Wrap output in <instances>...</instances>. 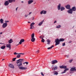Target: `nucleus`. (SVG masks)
<instances>
[{"mask_svg":"<svg viewBox=\"0 0 76 76\" xmlns=\"http://www.w3.org/2000/svg\"><path fill=\"white\" fill-rule=\"evenodd\" d=\"M70 71H71V72H76V67L75 66H74L73 67L71 68V69H70Z\"/></svg>","mask_w":76,"mask_h":76,"instance_id":"nucleus-2","label":"nucleus"},{"mask_svg":"<svg viewBox=\"0 0 76 76\" xmlns=\"http://www.w3.org/2000/svg\"><path fill=\"white\" fill-rule=\"evenodd\" d=\"M61 7V4H59V5L58 6V10H60V8Z\"/></svg>","mask_w":76,"mask_h":76,"instance_id":"nucleus-20","label":"nucleus"},{"mask_svg":"<svg viewBox=\"0 0 76 76\" xmlns=\"http://www.w3.org/2000/svg\"><path fill=\"white\" fill-rule=\"evenodd\" d=\"M39 32H41V31H39Z\"/></svg>","mask_w":76,"mask_h":76,"instance_id":"nucleus-61","label":"nucleus"},{"mask_svg":"<svg viewBox=\"0 0 76 76\" xmlns=\"http://www.w3.org/2000/svg\"><path fill=\"white\" fill-rule=\"evenodd\" d=\"M72 41H70L69 42V43H72Z\"/></svg>","mask_w":76,"mask_h":76,"instance_id":"nucleus-47","label":"nucleus"},{"mask_svg":"<svg viewBox=\"0 0 76 76\" xmlns=\"http://www.w3.org/2000/svg\"><path fill=\"white\" fill-rule=\"evenodd\" d=\"M66 44H65V42H64L62 44V46H65Z\"/></svg>","mask_w":76,"mask_h":76,"instance_id":"nucleus-41","label":"nucleus"},{"mask_svg":"<svg viewBox=\"0 0 76 76\" xmlns=\"http://www.w3.org/2000/svg\"><path fill=\"white\" fill-rule=\"evenodd\" d=\"M41 75H42V76H44V75L43 74V72H41Z\"/></svg>","mask_w":76,"mask_h":76,"instance_id":"nucleus-44","label":"nucleus"},{"mask_svg":"<svg viewBox=\"0 0 76 76\" xmlns=\"http://www.w3.org/2000/svg\"><path fill=\"white\" fill-rule=\"evenodd\" d=\"M41 41L42 42H44V41H45V40L44 39L42 38Z\"/></svg>","mask_w":76,"mask_h":76,"instance_id":"nucleus-37","label":"nucleus"},{"mask_svg":"<svg viewBox=\"0 0 76 76\" xmlns=\"http://www.w3.org/2000/svg\"><path fill=\"white\" fill-rule=\"evenodd\" d=\"M47 42H48L47 44L49 45L50 44V42H51V41L50 40L47 39Z\"/></svg>","mask_w":76,"mask_h":76,"instance_id":"nucleus-21","label":"nucleus"},{"mask_svg":"<svg viewBox=\"0 0 76 76\" xmlns=\"http://www.w3.org/2000/svg\"><path fill=\"white\" fill-rule=\"evenodd\" d=\"M19 69H20V70H26L27 68L25 67H19Z\"/></svg>","mask_w":76,"mask_h":76,"instance_id":"nucleus-8","label":"nucleus"},{"mask_svg":"<svg viewBox=\"0 0 76 76\" xmlns=\"http://www.w3.org/2000/svg\"><path fill=\"white\" fill-rule=\"evenodd\" d=\"M65 9V8L63 7H61V11H63V10H64Z\"/></svg>","mask_w":76,"mask_h":76,"instance_id":"nucleus-24","label":"nucleus"},{"mask_svg":"<svg viewBox=\"0 0 76 76\" xmlns=\"http://www.w3.org/2000/svg\"><path fill=\"white\" fill-rule=\"evenodd\" d=\"M24 41H25V40H24V39H21L20 41V42H19V44H22V42H23Z\"/></svg>","mask_w":76,"mask_h":76,"instance_id":"nucleus-12","label":"nucleus"},{"mask_svg":"<svg viewBox=\"0 0 76 76\" xmlns=\"http://www.w3.org/2000/svg\"><path fill=\"white\" fill-rule=\"evenodd\" d=\"M9 66L10 67H11V68H12V69H14V66L13 64H9Z\"/></svg>","mask_w":76,"mask_h":76,"instance_id":"nucleus-13","label":"nucleus"},{"mask_svg":"<svg viewBox=\"0 0 76 76\" xmlns=\"http://www.w3.org/2000/svg\"><path fill=\"white\" fill-rule=\"evenodd\" d=\"M34 25H35V23H31V24L30 26H34Z\"/></svg>","mask_w":76,"mask_h":76,"instance_id":"nucleus-33","label":"nucleus"},{"mask_svg":"<svg viewBox=\"0 0 76 76\" xmlns=\"http://www.w3.org/2000/svg\"><path fill=\"white\" fill-rule=\"evenodd\" d=\"M75 32H76V30L75 31Z\"/></svg>","mask_w":76,"mask_h":76,"instance_id":"nucleus-62","label":"nucleus"},{"mask_svg":"<svg viewBox=\"0 0 76 76\" xmlns=\"http://www.w3.org/2000/svg\"><path fill=\"white\" fill-rule=\"evenodd\" d=\"M43 23V21H41V22L39 23V26H41V25H42Z\"/></svg>","mask_w":76,"mask_h":76,"instance_id":"nucleus-31","label":"nucleus"},{"mask_svg":"<svg viewBox=\"0 0 76 76\" xmlns=\"http://www.w3.org/2000/svg\"><path fill=\"white\" fill-rule=\"evenodd\" d=\"M2 34H3V32H1V33H0V34L1 35H2Z\"/></svg>","mask_w":76,"mask_h":76,"instance_id":"nucleus-51","label":"nucleus"},{"mask_svg":"<svg viewBox=\"0 0 76 76\" xmlns=\"http://www.w3.org/2000/svg\"><path fill=\"white\" fill-rule=\"evenodd\" d=\"M6 47L7 48H9L10 50L11 49V45L10 43H9L8 44H7Z\"/></svg>","mask_w":76,"mask_h":76,"instance_id":"nucleus-9","label":"nucleus"},{"mask_svg":"<svg viewBox=\"0 0 76 76\" xmlns=\"http://www.w3.org/2000/svg\"><path fill=\"white\" fill-rule=\"evenodd\" d=\"M8 2H9V3H13V0H9Z\"/></svg>","mask_w":76,"mask_h":76,"instance_id":"nucleus-32","label":"nucleus"},{"mask_svg":"<svg viewBox=\"0 0 76 76\" xmlns=\"http://www.w3.org/2000/svg\"><path fill=\"white\" fill-rule=\"evenodd\" d=\"M52 68L53 70H57L58 69V67L57 66H53V65L52 66Z\"/></svg>","mask_w":76,"mask_h":76,"instance_id":"nucleus-3","label":"nucleus"},{"mask_svg":"<svg viewBox=\"0 0 76 76\" xmlns=\"http://www.w3.org/2000/svg\"><path fill=\"white\" fill-rule=\"evenodd\" d=\"M24 60V59H20L17 61H21V62H22V61H23V60Z\"/></svg>","mask_w":76,"mask_h":76,"instance_id":"nucleus-19","label":"nucleus"},{"mask_svg":"<svg viewBox=\"0 0 76 76\" xmlns=\"http://www.w3.org/2000/svg\"><path fill=\"white\" fill-rule=\"evenodd\" d=\"M5 23H7V22H9V21H6V20H5Z\"/></svg>","mask_w":76,"mask_h":76,"instance_id":"nucleus-46","label":"nucleus"},{"mask_svg":"<svg viewBox=\"0 0 76 76\" xmlns=\"http://www.w3.org/2000/svg\"><path fill=\"white\" fill-rule=\"evenodd\" d=\"M32 20H34V17H33Z\"/></svg>","mask_w":76,"mask_h":76,"instance_id":"nucleus-54","label":"nucleus"},{"mask_svg":"<svg viewBox=\"0 0 76 76\" xmlns=\"http://www.w3.org/2000/svg\"><path fill=\"white\" fill-rule=\"evenodd\" d=\"M3 60H4V59H2V61H3Z\"/></svg>","mask_w":76,"mask_h":76,"instance_id":"nucleus-59","label":"nucleus"},{"mask_svg":"<svg viewBox=\"0 0 76 76\" xmlns=\"http://www.w3.org/2000/svg\"><path fill=\"white\" fill-rule=\"evenodd\" d=\"M61 27V26H60V25H59L57 26L56 28H60Z\"/></svg>","mask_w":76,"mask_h":76,"instance_id":"nucleus-35","label":"nucleus"},{"mask_svg":"<svg viewBox=\"0 0 76 76\" xmlns=\"http://www.w3.org/2000/svg\"><path fill=\"white\" fill-rule=\"evenodd\" d=\"M67 12L68 13H70V14H72L73 13V11L71 9H70L69 10H68L67 11Z\"/></svg>","mask_w":76,"mask_h":76,"instance_id":"nucleus-11","label":"nucleus"},{"mask_svg":"<svg viewBox=\"0 0 76 76\" xmlns=\"http://www.w3.org/2000/svg\"><path fill=\"white\" fill-rule=\"evenodd\" d=\"M53 47H54V45H52L51 47L48 48V50H50V49H51V48H53Z\"/></svg>","mask_w":76,"mask_h":76,"instance_id":"nucleus-30","label":"nucleus"},{"mask_svg":"<svg viewBox=\"0 0 76 76\" xmlns=\"http://www.w3.org/2000/svg\"><path fill=\"white\" fill-rule=\"evenodd\" d=\"M0 44H4V45H5V44H4V43H0Z\"/></svg>","mask_w":76,"mask_h":76,"instance_id":"nucleus-49","label":"nucleus"},{"mask_svg":"<svg viewBox=\"0 0 76 76\" xmlns=\"http://www.w3.org/2000/svg\"><path fill=\"white\" fill-rule=\"evenodd\" d=\"M28 23H30V22H29V21H28Z\"/></svg>","mask_w":76,"mask_h":76,"instance_id":"nucleus-58","label":"nucleus"},{"mask_svg":"<svg viewBox=\"0 0 76 76\" xmlns=\"http://www.w3.org/2000/svg\"><path fill=\"white\" fill-rule=\"evenodd\" d=\"M13 1L15 2V0H13Z\"/></svg>","mask_w":76,"mask_h":76,"instance_id":"nucleus-57","label":"nucleus"},{"mask_svg":"<svg viewBox=\"0 0 76 76\" xmlns=\"http://www.w3.org/2000/svg\"><path fill=\"white\" fill-rule=\"evenodd\" d=\"M66 7L67 9H70V5L69 4H68L66 6Z\"/></svg>","mask_w":76,"mask_h":76,"instance_id":"nucleus-16","label":"nucleus"},{"mask_svg":"<svg viewBox=\"0 0 76 76\" xmlns=\"http://www.w3.org/2000/svg\"><path fill=\"white\" fill-rule=\"evenodd\" d=\"M30 26V29H34V26Z\"/></svg>","mask_w":76,"mask_h":76,"instance_id":"nucleus-28","label":"nucleus"},{"mask_svg":"<svg viewBox=\"0 0 76 76\" xmlns=\"http://www.w3.org/2000/svg\"><path fill=\"white\" fill-rule=\"evenodd\" d=\"M55 42H56L55 45L56 46V45H57L60 44V41L59 39L57 38L55 39Z\"/></svg>","mask_w":76,"mask_h":76,"instance_id":"nucleus-1","label":"nucleus"},{"mask_svg":"<svg viewBox=\"0 0 76 76\" xmlns=\"http://www.w3.org/2000/svg\"><path fill=\"white\" fill-rule=\"evenodd\" d=\"M60 68L61 69H66L67 68V66H64V65H62V66H59Z\"/></svg>","mask_w":76,"mask_h":76,"instance_id":"nucleus-7","label":"nucleus"},{"mask_svg":"<svg viewBox=\"0 0 76 76\" xmlns=\"http://www.w3.org/2000/svg\"><path fill=\"white\" fill-rule=\"evenodd\" d=\"M5 48H6V46L5 45H4L1 47V48L2 49H5Z\"/></svg>","mask_w":76,"mask_h":76,"instance_id":"nucleus-22","label":"nucleus"},{"mask_svg":"<svg viewBox=\"0 0 76 76\" xmlns=\"http://www.w3.org/2000/svg\"><path fill=\"white\" fill-rule=\"evenodd\" d=\"M16 63H17V65L18 66H19H19H20L22 65V62L21 61H18V62H16Z\"/></svg>","mask_w":76,"mask_h":76,"instance_id":"nucleus-4","label":"nucleus"},{"mask_svg":"<svg viewBox=\"0 0 76 76\" xmlns=\"http://www.w3.org/2000/svg\"><path fill=\"white\" fill-rule=\"evenodd\" d=\"M69 68H66L64 70V71L62 72V73H66V71H67V70H69Z\"/></svg>","mask_w":76,"mask_h":76,"instance_id":"nucleus-17","label":"nucleus"},{"mask_svg":"<svg viewBox=\"0 0 76 76\" xmlns=\"http://www.w3.org/2000/svg\"><path fill=\"white\" fill-rule=\"evenodd\" d=\"M34 1L32 0H30L28 1V4H31L32 3H33V2Z\"/></svg>","mask_w":76,"mask_h":76,"instance_id":"nucleus-14","label":"nucleus"},{"mask_svg":"<svg viewBox=\"0 0 76 76\" xmlns=\"http://www.w3.org/2000/svg\"><path fill=\"white\" fill-rule=\"evenodd\" d=\"M57 63H58V61H57L56 60H54L52 61V62L51 63V64H54Z\"/></svg>","mask_w":76,"mask_h":76,"instance_id":"nucleus-6","label":"nucleus"},{"mask_svg":"<svg viewBox=\"0 0 76 76\" xmlns=\"http://www.w3.org/2000/svg\"><path fill=\"white\" fill-rule=\"evenodd\" d=\"M16 59V58H15L12 59V61H15Z\"/></svg>","mask_w":76,"mask_h":76,"instance_id":"nucleus-38","label":"nucleus"},{"mask_svg":"<svg viewBox=\"0 0 76 76\" xmlns=\"http://www.w3.org/2000/svg\"><path fill=\"white\" fill-rule=\"evenodd\" d=\"M31 13H32V12H29V15H31Z\"/></svg>","mask_w":76,"mask_h":76,"instance_id":"nucleus-50","label":"nucleus"},{"mask_svg":"<svg viewBox=\"0 0 76 76\" xmlns=\"http://www.w3.org/2000/svg\"><path fill=\"white\" fill-rule=\"evenodd\" d=\"M43 12H44V10L40 12V13L41 15H42L43 13Z\"/></svg>","mask_w":76,"mask_h":76,"instance_id":"nucleus-40","label":"nucleus"},{"mask_svg":"<svg viewBox=\"0 0 76 76\" xmlns=\"http://www.w3.org/2000/svg\"><path fill=\"white\" fill-rule=\"evenodd\" d=\"M25 17L26 18V17H28V15H25Z\"/></svg>","mask_w":76,"mask_h":76,"instance_id":"nucleus-48","label":"nucleus"},{"mask_svg":"<svg viewBox=\"0 0 76 76\" xmlns=\"http://www.w3.org/2000/svg\"><path fill=\"white\" fill-rule=\"evenodd\" d=\"M25 63H26V64H28V63H29L28 62H26L23 63V64H25Z\"/></svg>","mask_w":76,"mask_h":76,"instance_id":"nucleus-39","label":"nucleus"},{"mask_svg":"<svg viewBox=\"0 0 76 76\" xmlns=\"http://www.w3.org/2000/svg\"><path fill=\"white\" fill-rule=\"evenodd\" d=\"M71 10H72V11H76V7H72V9H71Z\"/></svg>","mask_w":76,"mask_h":76,"instance_id":"nucleus-15","label":"nucleus"},{"mask_svg":"<svg viewBox=\"0 0 76 76\" xmlns=\"http://www.w3.org/2000/svg\"><path fill=\"white\" fill-rule=\"evenodd\" d=\"M13 42V41H12V39H11L8 41L9 43H12Z\"/></svg>","mask_w":76,"mask_h":76,"instance_id":"nucleus-27","label":"nucleus"},{"mask_svg":"<svg viewBox=\"0 0 76 76\" xmlns=\"http://www.w3.org/2000/svg\"><path fill=\"white\" fill-rule=\"evenodd\" d=\"M59 40L60 42H61L64 41V39H63V38H61V39H60Z\"/></svg>","mask_w":76,"mask_h":76,"instance_id":"nucleus-25","label":"nucleus"},{"mask_svg":"<svg viewBox=\"0 0 76 76\" xmlns=\"http://www.w3.org/2000/svg\"><path fill=\"white\" fill-rule=\"evenodd\" d=\"M21 3H23V1H22Z\"/></svg>","mask_w":76,"mask_h":76,"instance_id":"nucleus-60","label":"nucleus"},{"mask_svg":"<svg viewBox=\"0 0 76 76\" xmlns=\"http://www.w3.org/2000/svg\"><path fill=\"white\" fill-rule=\"evenodd\" d=\"M9 2L8 1H7L5 2L4 5L5 6H7L9 5Z\"/></svg>","mask_w":76,"mask_h":76,"instance_id":"nucleus-10","label":"nucleus"},{"mask_svg":"<svg viewBox=\"0 0 76 76\" xmlns=\"http://www.w3.org/2000/svg\"><path fill=\"white\" fill-rule=\"evenodd\" d=\"M73 61V59H71L69 61V63H72V62Z\"/></svg>","mask_w":76,"mask_h":76,"instance_id":"nucleus-42","label":"nucleus"},{"mask_svg":"<svg viewBox=\"0 0 76 76\" xmlns=\"http://www.w3.org/2000/svg\"><path fill=\"white\" fill-rule=\"evenodd\" d=\"M67 56V58H68V57H69V55H67V56Z\"/></svg>","mask_w":76,"mask_h":76,"instance_id":"nucleus-55","label":"nucleus"},{"mask_svg":"<svg viewBox=\"0 0 76 76\" xmlns=\"http://www.w3.org/2000/svg\"><path fill=\"white\" fill-rule=\"evenodd\" d=\"M20 55H19L17 56V58H20Z\"/></svg>","mask_w":76,"mask_h":76,"instance_id":"nucleus-34","label":"nucleus"},{"mask_svg":"<svg viewBox=\"0 0 76 76\" xmlns=\"http://www.w3.org/2000/svg\"><path fill=\"white\" fill-rule=\"evenodd\" d=\"M35 35V34L33 33L31 34V38H34V36Z\"/></svg>","mask_w":76,"mask_h":76,"instance_id":"nucleus-29","label":"nucleus"},{"mask_svg":"<svg viewBox=\"0 0 76 76\" xmlns=\"http://www.w3.org/2000/svg\"><path fill=\"white\" fill-rule=\"evenodd\" d=\"M56 22H57V21H55L54 23H56Z\"/></svg>","mask_w":76,"mask_h":76,"instance_id":"nucleus-52","label":"nucleus"},{"mask_svg":"<svg viewBox=\"0 0 76 76\" xmlns=\"http://www.w3.org/2000/svg\"><path fill=\"white\" fill-rule=\"evenodd\" d=\"M58 74V72L55 71V73L54 74V75H57Z\"/></svg>","mask_w":76,"mask_h":76,"instance_id":"nucleus-36","label":"nucleus"},{"mask_svg":"<svg viewBox=\"0 0 76 76\" xmlns=\"http://www.w3.org/2000/svg\"><path fill=\"white\" fill-rule=\"evenodd\" d=\"M18 7H17L16 9V11H17V10H18Z\"/></svg>","mask_w":76,"mask_h":76,"instance_id":"nucleus-53","label":"nucleus"},{"mask_svg":"<svg viewBox=\"0 0 76 76\" xmlns=\"http://www.w3.org/2000/svg\"><path fill=\"white\" fill-rule=\"evenodd\" d=\"M19 44H18V45H16V46H18V45H19Z\"/></svg>","mask_w":76,"mask_h":76,"instance_id":"nucleus-56","label":"nucleus"},{"mask_svg":"<svg viewBox=\"0 0 76 76\" xmlns=\"http://www.w3.org/2000/svg\"><path fill=\"white\" fill-rule=\"evenodd\" d=\"M7 23H3L2 25V28H5L7 27Z\"/></svg>","mask_w":76,"mask_h":76,"instance_id":"nucleus-5","label":"nucleus"},{"mask_svg":"<svg viewBox=\"0 0 76 76\" xmlns=\"http://www.w3.org/2000/svg\"><path fill=\"white\" fill-rule=\"evenodd\" d=\"M39 53V50L36 51V53Z\"/></svg>","mask_w":76,"mask_h":76,"instance_id":"nucleus-43","label":"nucleus"},{"mask_svg":"<svg viewBox=\"0 0 76 76\" xmlns=\"http://www.w3.org/2000/svg\"><path fill=\"white\" fill-rule=\"evenodd\" d=\"M35 40V38H32L31 39V41L32 42H34Z\"/></svg>","mask_w":76,"mask_h":76,"instance_id":"nucleus-26","label":"nucleus"},{"mask_svg":"<svg viewBox=\"0 0 76 76\" xmlns=\"http://www.w3.org/2000/svg\"><path fill=\"white\" fill-rule=\"evenodd\" d=\"M46 13H47V11H44L43 12V14H46Z\"/></svg>","mask_w":76,"mask_h":76,"instance_id":"nucleus-45","label":"nucleus"},{"mask_svg":"<svg viewBox=\"0 0 76 76\" xmlns=\"http://www.w3.org/2000/svg\"><path fill=\"white\" fill-rule=\"evenodd\" d=\"M14 54L15 55H17L18 54V55H19V54H22L23 55H24V53H16V52H15L14 53Z\"/></svg>","mask_w":76,"mask_h":76,"instance_id":"nucleus-18","label":"nucleus"},{"mask_svg":"<svg viewBox=\"0 0 76 76\" xmlns=\"http://www.w3.org/2000/svg\"><path fill=\"white\" fill-rule=\"evenodd\" d=\"M4 21V20L3 19L1 18L0 20V21L1 22V23H4V22L3 21Z\"/></svg>","mask_w":76,"mask_h":76,"instance_id":"nucleus-23","label":"nucleus"}]
</instances>
